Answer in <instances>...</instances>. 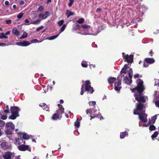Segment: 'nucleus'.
Listing matches in <instances>:
<instances>
[{"mask_svg": "<svg viewBox=\"0 0 159 159\" xmlns=\"http://www.w3.org/2000/svg\"><path fill=\"white\" fill-rule=\"evenodd\" d=\"M137 84L136 87L130 89L133 93H137L134 94L135 100L139 102V103H144L146 102L145 97L142 95V93L145 89L143 84V82L141 79L137 80L136 81Z\"/></svg>", "mask_w": 159, "mask_h": 159, "instance_id": "nucleus-1", "label": "nucleus"}, {"mask_svg": "<svg viewBox=\"0 0 159 159\" xmlns=\"http://www.w3.org/2000/svg\"><path fill=\"white\" fill-rule=\"evenodd\" d=\"M80 94L83 95L84 93V91L87 92V93L92 94L94 90L93 88L91 85V83L89 80H86L84 84H83L81 87Z\"/></svg>", "mask_w": 159, "mask_h": 159, "instance_id": "nucleus-2", "label": "nucleus"}, {"mask_svg": "<svg viewBox=\"0 0 159 159\" xmlns=\"http://www.w3.org/2000/svg\"><path fill=\"white\" fill-rule=\"evenodd\" d=\"M95 107H93L87 109L86 111V114L87 115L89 113L90 114V116L91 117L90 120H91L92 119H94L96 117L99 118L100 116V120L104 119L103 117L101 116V114L99 112H98V114H96L97 112V110L96 109Z\"/></svg>", "mask_w": 159, "mask_h": 159, "instance_id": "nucleus-3", "label": "nucleus"}, {"mask_svg": "<svg viewBox=\"0 0 159 159\" xmlns=\"http://www.w3.org/2000/svg\"><path fill=\"white\" fill-rule=\"evenodd\" d=\"M20 109L17 107H10V111L11 115L8 118L11 120H15L17 117L19 116V112Z\"/></svg>", "mask_w": 159, "mask_h": 159, "instance_id": "nucleus-4", "label": "nucleus"}, {"mask_svg": "<svg viewBox=\"0 0 159 159\" xmlns=\"http://www.w3.org/2000/svg\"><path fill=\"white\" fill-rule=\"evenodd\" d=\"M133 113L134 115H139V119L142 122L145 123L147 122L148 119L147 117V115L145 114V111H143L140 112H135L134 111Z\"/></svg>", "mask_w": 159, "mask_h": 159, "instance_id": "nucleus-5", "label": "nucleus"}, {"mask_svg": "<svg viewBox=\"0 0 159 159\" xmlns=\"http://www.w3.org/2000/svg\"><path fill=\"white\" fill-rule=\"evenodd\" d=\"M129 70L128 71V76H126L123 78V82L128 84H130L132 82V74L133 72L132 68H130Z\"/></svg>", "mask_w": 159, "mask_h": 159, "instance_id": "nucleus-6", "label": "nucleus"}, {"mask_svg": "<svg viewBox=\"0 0 159 159\" xmlns=\"http://www.w3.org/2000/svg\"><path fill=\"white\" fill-rule=\"evenodd\" d=\"M122 55L125 61L129 63H132L133 62L134 56L133 55H125L124 52H122Z\"/></svg>", "mask_w": 159, "mask_h": 159, "instance_id": "nucleus-7", "label": "nucleus"}, {"mask_svg": "<svg viewBox=\"0 0 159 159\" xmlns=\"http://www.w3.org/2000/svg\"><path fill=\"white\" fill-rule=\"evenodd\" d=\"M155 61L153 58H146L144 59V62L143 64V67H147L149 66L148 64H152Z\"/></svg>", "mask_w": 159, "mask_h": 159, "instance_id": "nucleus-8", "label": "nucleus"}, {"mask_svg": "<svg viewBox=\"0 0 159 159\" xmlns=\"http://www.w3.org/2000/svg\"><path fill=\"white\" fill-rule=\"evenodd\" d=\"M144 106L143 104L141 103H138L136 105V108L134 110L133 112L135 111V112H139V111L141 112L144 108Z\"/></svg>", "mask_w": 159, "mask_h": 159, "instance_id": "nucleus-9", "label": "nucleus"}, {"mask_svg": "<svg viewBox=\"0 0 159 159\" xmlns=\"http://www.w3.org/2000/svg\"><path fill=\"white\" fill-rule=\"evenodd\" d=\"M59 107V108L57 110V111L56 113L57 114L58 116L60 117V118H61L62 117V113L64 112V108L62 107V105L60 104H58L57 105Z\"/></svg>", "mask_w": 159, "mask_h": 159, "instance_id": "nucleus-10", "label": "nucleus"}, {"mask_svg": "<svg viewBox=\"0 0 159 159\" xmlns=\"http://www.w3.org/2000/svg\"><path fill=\"white\" fill-rule=\"evenodd\" d=\"M1 148L4 150H6L8 149L9 146L8 144V143L6 142H3L1 143L0 145Z\"/></svg>", "mask_w": 159, "mask_h": 159, "instance_id": "nucleus-11", "label": "nucleus"}, {"mask_svg": "<svg viewBox=\"0 0 159 159\" xmlns=\"http://www.w3.org/2000/svg\"><path fill=\"white\" fill-rule=\"evenodd\" d=\"M20 135L19 136L20 137V140H21L22 141H23V139L27 140L29 139L30 136L29 135H28L26 133H23L22 134V133H20Z\"/></svg>", "mask_w": 159, "mask_h": 159, "instance_id": "nucleus-12", "label": "nucleus"}, {"mask_svg": "<svg viewBox=\"0 0 159 159\" xmlns=\"http://www.w3.org/2000/svg\"><path fill=\"white\" fill-rule=\"evenodd\" d=\"M121 84V80H119L117 83H115V89L116 91H119L121 88V87L120 86Z\"/></svg>", "mask_w": 159, "mask_h": 159, "instance_id": "nucleus-13", "label": "nucleus"}, {"mask_svg": "<svg viewBox=\"0 0 159 159\" xmlns=\"http://www.w3.org/2000/svg\"><path fill=\"white\" fill-rule=\"evenodd\" d=\"M30 44V43L26 41H24L23 42H17L16 44L20 46H26Z\"/></svg>", "mask_w": 159, "mask_h": 159, "instance_id": "nucleus-14", "label": "nucleus"}, {"mask_svg": "<svg viewBox=\"0 0 159 159\" xmlns=\"http://www.w3.org/2000/svg\"><path fill=\"white\" fill-rule=\"evenodd\" d=\"M18 148L21 151H25L26 150H29L28 149L29 146L24 144H22L19 146Z\"/></svg>", "mask_w": 159, "mask_h": 159, "instance_id": "nucleus-15", "label": "nucleus"}, {"mask_svg": "<svg viewBox=\"0 0 159 159\" xmlns=\"http://www.w3.org/2000/svg\"><path fill=\"white\" fill-rule=\"evenodd\" d=\"M11 153L10 152H7L3 155V157L4 159H11Z\"/></svg>", "mask_w": 159, "mask_h": 159, "instance_id": "nucleus-16", "label": "nucleus"}, {"mask_svg": "<svg viewBox=\"0 0 159 159\" xmlns=\"http://www.w3.org/2000/svg\"><path fill=\"white\" fill-rule=\"evenodd\" d=\"M6 126L7 128L11 129V130H14L15 129L14 125L11 122L7 123Z\"/></svg>", "mask_w": 159, "mask_h": 159, "instance_id": "nucleus-17", "label": "nucleus"}, {"mask_svg": "<svg viewBox=\"0 0 159 159\" xmlns=\"http://www.w3.org/2000/svg\"><path fill=\"white\" fill-rule=\"evenodd\" d=\"M12 33L16 36H19L20 34L19 31L16 28H14L12 30Z\"/></svg>", "mask_w": 159, "mask_h": 159, "instance_id": "nucleus-18", "label": "nucleus"}, {"mask_svg": "<svg viewBox=\"0 0 159 159\" xmlns=\"http://www.w3.org/2000/svg\"><path fill=\"white\" fill-rule=\"evenodd\" d=\"M116 79L115 77H110L108 78V81L109 84H113L116 80Z\"/></svg>", "mask_w": 159, "mask_h": 159, "instance_id": "nucleus-19", "label": "nucleus"}, {"mask_svg": "<svg viewBox=\"0 0 159 159\" xmlns=\"http://www.w3.org/2000/svg\"><path fill=\"white\" fill-rule=\"evenodd\" d=\"M128 135V133L126 131L121 132L120 135V138L121 139H124L125 136Z\"/></svg>", "mask_w": 159, "mask_h": 159, "instance_id": "nucleus-20", "label": "nucleus"}, {"mask_svg": "<svg viewBox=\"0 0 159 159\" xmlns=\"http://www.w3.org/2000/svg\"><path fill=\"white\" fill-rule=\"evenodd\" d=\"M74 14V12H73L68 10L66 11V15L67 18L69 17L70 16L73 15Z\"/></svg>", "mask_w": 159, "mask_h": 159, "instance_id": "nucleus-21", "label": "nucleus"}, {"mask_svg": "<svg viewBox=\"0 0 159 159\" xmlns=\"http://www.w3.org/2000/svg\"><path fill=\"white\" fill-rule=\"evenodd\" d=\"M50 15V12L48 11H46L45 12L44 14L42 16V18L43 19H45L49 16Z\"/></svg>", "mask_w": 159, "mask_h": 159, "instance_id": "nucleus-22", "label": "nucleus"}, {"mask_svg": "<svg viewBox=\"0 0 159 159\" xmlns=\"http://www.w3.org/2000/svg\"><path fill=\"white\" fill-rule=\"evenodd\" d=\"M157 118V115H155L154 116H153L151 118V121H149V122L152 124H154Z\"/></svg>", "mask_w": 159, "mask_h": 159, "instance_id": "nucleus-23", "label": "nucleus"}, {"mask_svg": "<svg viewBox=\"0 0 159 159\" xmlns=\"http://www.w3.org/2000/svg\"><path fill=\"white\" fill-rule=\"evenodd\" d=\"M59 34H60V33H59L58 34H57L56 35H54V36H51V37H47L46 38V39H48L49 40H53V39H55L57 37H58V36H59Z\"/></svg>", "mask_w": 159, "mask_h": 159, "instance_id": "nucleus-24", "label": "nucleus"}, {"mask_svg": "<svg viewBox=\"0 0 159 159\" xmlns=\"http://www.w3.org/2000/svg\"><path fill=\"white\" fill-rule=\"evenodd\" d=\"M60 118L58 116L57 114L55 113L52 116V119L53 120H57Z\"/></svg>", "mask_w": 159, "mask_h": 159, "instance_id": "nucleus-25", "label": "nucleus"}, {"mask_svg": "<svg viewBox=\"0 0 159 159\" xmlns=\"http://www.w3.org/2000/svg\"><path fill=\"white\" fill-rule=\"evenodd\" d=\"M79 119L77 118L75 122V126L76 128H78L80 126V122L79 121Z\"/></svg>", "mask_w": 159, "mask_h": 159, "instance_id": "nucleus-26", "label": "nucleus"}, {"mask_svg": "<svg viewBox=\"0 0 159 159\" xmlns=\"http://www.w3.org/2000/svg\"><path fill=\"white\" fill-rule=\"evenodd\" d=\"M81 65L83 67L87 68L88 67V65L87 62L85 61H83L82 62Z\"/></svg>", "mask_w": 159, "mask_h": 159, "instance_id": "nucleus-27", "label": "nucleus"}, {"mask_svg": "<svg viewBox=\"0 0 159 159\" xmlns=\"http://www.w3.org/2000/svg\"><path fill=\"white\" fill-rule=\"evenodd\" d=\"M39 106L41 107L43 109H46L47 108V105L45 103H40Z\"/></svg>", "mask_w": 159, "mask_h": 159, "instance_id": "nucleus-28", "label": "nucleus"}, {"mask_svg": "<svg viewBox=\"0 0 159 159\" xmlns=\"http://www.w3.org/2000/svg\"><path fill=\"white\" fill-rule=\"evenodd\" d=\"M158 134V133L157 131H155L153 134L151 136V137L152 139H154L156 137H157Z\"/></svg>", "mask_w": 159, "mask_h": 159, "instance_id": "nucleus-29", "label": "nucleus"}, {"mask_svg": "<svg viewBox=\"0 0 159 159\" xmlns=\"http://www.w3.org/2000/svg\"><path fill=\"white\" fill-rule=\"evenodd\" d=\"M89 103L90 106H93L94 107H95L96 102L95 101H91L89 102Z\"/></svg>", "mask_w": 159, "mask_h": 159, "instance_id": "nucleus-30", "label": "nucleus"}, {"mask_svg": "<svg viewBox=\"0 0 159 159\" xmlns=\"http://www.w3.org/2000/svg\"><path fill=\"white\" fill-rule=\"evenodd\" d=\"M0 35V39H2V38L7 39L8 38V36H6L5 34L3 33H1Z\"/></svg>", "mask_w": 159, "mask_h": 159, "instance_id": "nucleus-31", "label": "nucleus"}, {"mask_svg": "<svg viewBox=\"0 0 159 159\" xmlns=\"http://www.w3.org/2000/svg\"><path fill=\"white\" fill-rule=\"evenodd\" d=\"M11 129H9L8 128H7L5 131V133L6 134L11 135L12 134V132L11 131Z\"/></svg>", "mask_w": 159, "mask_h": 159, "instance_id": "nucleus-32", "label": "nucleus"}, {"mask_svg": "<svg viewBox=\"0 0 159 159\" xmlns=\"http://www.w3.org/2000/svg\"><path fill=\"white\" fill-rule=\"evenodd\" d=\"M27 37V34L25 32H24L23 34L20 37V39H23Z\"/></svg>", "mask_w": 159, "mask_h": 159, "instance_id": "nucleus-33", "label": "nucleus"}, {"mask_svg": "<svg viewBox=\"0 0 159 159\" xmlns=\"http://www.w3.org/2000/svg\"><path fill=\"white\" fill-rule=\"evenodd\" d=\"M40 21L41 20L38 19L36 21H32L31 22V24L34 25H38L40 23Z\"/></svg>", "mask_w": 159, "mask_h": 159, "instance_id": "nucleus-34", "label": "nucleus"}, {"mask_svg": "<svg viewBox=\"0 0 159 159\" xmlns=\"http://www.w3.org/2000/svg\"><path fill=\"white\" fill-rule=\"evenodd\" d=\"M156 129L155 126L153 125H150L149 127V129L151 131L154 130Z\"/></svg>", "mask_w": 159, "mask_h": 159, "instance_id": "nucleus-35", "label": "nucleus"}, {"mask_svg": "<svg viewBox=\"0 0 159 159\" xmlns=\"http://www.w3.org/2000/svg\"><path fill=\"white\" fill-rule=\"evenodd\" d=\"M84 20L83 18L79 19L77 22L79 24H82L84 22Z\"/></svg>", "mask_w": 159, "mask_h": 159, "instance_id": "nucleus-36", "label": "nucleus"}, {"mask_svg": "<svg viewBox=\"0 0 159 159\" xmlns=\"http://www.w3.org/2000/svg\"><path fill=\"white\" fill-rule=\"evenodd\" d=\"M134 79H136L139 77L142 78V75H139V74H136L134 75Z\"/></svg>", "mask_w": 159, "mask_h": 159, "instance_id": "nucleus-37", "label": "nucleus"}, {"mask_svg": "<svg viewBox=\"0 0 159 159\" xmlns=\"http://www.w3.org/2000/svg\"><path fill=\"white\" fill-rule=\"evenodd\" d=\"M66 25L65 24H64L63 26H62V27H61V29H60V32L59 33L60 34L62 32H63L65 29L66 28Z\"/></svg>", "mask_w": 159, "mask_h": 159, "instance_id": "nucleus-38", "label": "nucleus"}, {"mask_svg": "<svg viewBox=\"0 0 159 159\" xmlns=\"http://www.w3.org/2000/svg\"><path fill=\"white\" fill-rule=\"evenodd\" d=\"M44 9L43 7L41 6L38 8L37 11L40 12H42L43 11Z\"/></svg>", "mask_w": 159, "mask_h": 159, "instance_id": "nucleus-39", "label": "nucleus"}, {"mask_svg": "<svg viewBox=\"0 0 159 159\" xmlns=\"http://www.w3.org/2000/svg\"><path fill=\"white\" fill-rule=\"evenodd\" d=\"M24 13L22 12H21L17 15V17L19 19H21Z\"/></svg>", "mask_w": 159, "mask_h": 159, "instance_id": "nucleus-40", "label": "nucleus"}, {"mask_svg": "<svg viewBox=\"0 0 159 159\" xmlns=\"http://www.w3.org/2000/svg\"><path fill=\"white\" fill-rule=\"evenodd\" d=\"M120 73L121 74L123 73L125 74H126L127 73V69L123 68Z\"/></svg>", "mask_w": 159, "mask_h": 159, "instance_id": "nucleus-41", "label": "nucleus"}, {"mask_svg": "<svg viewBox=\"0 0 159 159\" xmlns=\"http://www.w3.org/2000/svg\"><path fill=\"white\" fill-rule=\"evenodd\" d=\"M74 0H69L70 2L68 4L69 7H71L74 3Z\"/></svg>", "mask_w": 159, "mask_h": 159, "instance_id": "nucleus-42", "label": "nucleus"}, {"mask_svg": "<svg viewBox=\"0 0 159 159\" xmlns=\"http://www.w3.org/2000/svg\"><path fill=\"white\" fill-rule=\"evenodd\" d=\"M42 41H41L40 42H41ZM39 40L37 39H34L31 40V43H39Z\"/></svg>", "mask_w": 159, "mask_h": 159, "instance_id": "nucleus-43", "label": "nucleus"}, {"mask_svg": "<svg viewBox=\"0 0 159 159\" xmlns=\"http://www.w3.org/2000/svg\"><path fill=\"white\" fill-rule=\"evenodd\" d=\"M64 21L63 20H60L58 22V24L59 26H60L63 25Z\"/></svg>", "mask_w": 159, "mask_h": 159, "instance_id": "nucleus-44", "label": "nucleus"}, {"mask_svg": "<svg viewBox=\"0 0 159 159\" xmlns=\"http://www.w3.org/2000/svg\"><path fill=\"white\" fill-rule=\"evenodd\" d=\"M90 25H83L82 26V27L83 28H84V29H88V28H90Z\"/></svg>", "mask_w": 159, "mask_h": 159, "instance_id": "nucleus-45", "label": "nucleus"}, {"mask_svg": "<svg viewBox=\"0 0 159 159\" xmlns=\"http://www.w3.org/2000/svg\"><path fill=\"white\" fill-rule=\"evenodd\" d=\"M4 125H5L4 122L2 120H0V127H2Z\"/></svg>", "mask_w": 159, "mask_h": 159, "instance_id": "nucleus-46", "label": "nucleus"}, {"mask_svg": "<svg viewBox=\"0 0 159 159\" xmlns=\"http://www.w3.org/2000/svg\"><path fill=\"white\" fill-rule=\"evenodd\" d=\"M7 116L5 115H2L1 116V118L3 120H6L7 119Z\"/></svg>", "mask_w": 159, "mask_h": 159, "instance_id": "nucleus-47", "label": "nucleus"}, {"mask_svg": "<svg viewBox=\"0 0 159 159\" xmlns=\"http://www.w3.org/2000/svg\"><path fill=\"white\" fill-rule=\"evenodd\" d=\"M155 104L157 107H159V100H157L155 102Z\"/></svg>", "mask_w": 159, "mask_h": 159, "instance_id": "nucleus-48", "label": "nucleus"}, {"mask_svg": "<svg viewBox=\"0 0 159 159\" xmlns=\"http://www.w3.org/2000/svg\"><path fill=\"white\" fill-rule=\"evenodd\" d=\"M43 26L39 27L36 29V31H39L41 30L43 28Z\"/></svg>", "mask_w": 159, "mask_h": 159, "instance_id": "nucleus-49", "label": "nucleus"}, {"mask_svg": "<svg viewBox=\"0 0 159 159\" xmlns=\"http://www.w3.org/2000/svg\"><path fill=\"white\" fill-rule=\"evenodd\" d=\"M20 140V137H18L16 139V143H18V144H19V141Z\"/></svg>", "mask_w": 159, "mask_h": 159, "instance_id": "nucleus-50", "label": "nucleus"}, {"mask_svg": "<svg viewBox=\"0 0 159 159\" xmlns=\"http://www.w3.org/2000/svg\"><path fill=\"white\" fill-rule=\"evenodd\" d=\"M12 22L11 20H7L6 21V23L7 24H10Z\"/></svg>", "mask_w": 159, "mask_h": 159, "instance_id": "nucleus-51", "label": "nucleus"}, {"mask_svg": "<svg viewBox=\"0 0 159 159\" xmlns=\"http://www.w3.org/2000/svg\"><path fill=\"white\" fill-rule=\"evenodd\" d=\"M3 112L6 113V114H7L8 113H10V111L9 110H8V109H6L3 111Z\"/></svg>", "mask_w": 159, "mask_h": 159, "instance_id": "nucleus-52", "label": "nucleus"}, {"mask_svg": "<svg viewBox=\"0 0 159 159\" xmlns=\"http://www.w3.org/2000/svg\"><path fill=\"white\" fill-rule=\"evenodd\" d=\"M7 45V44L6 43H0V46H5Z\"/></svg>", "mask_w": 159, "mask_h": 159, "instance_id": "nucleus-53", "label": "nucleus"}, {"mask_svg": "<svg viewBox=\"0 0 159 159\" xmlns=\"http://www.w3.org/2000/svg\"><path fill=\"white\" fill-rule=\"evenodd\" d=\"M154 53V52H153L152 51V50H151L149 53V55H150L151 56H153V54Z\"/></svg>", "mask_w": 159, "mask_h": 159, "instance_id": "nucleus-54", "label": "nucleus"}, {"mask_svg": "<svg viewBox=\"0 0 159 159\" xmlns=\"http://www.w3.org/2000/svg\"><path fill=\"white\" fill-rule=\"evenodd\" d=\"M89 66L91 69H92V68H94L95 67V65L93 64L90 65Z\"/></svg>", "mask_w": 159, "mask_h": 159, "instance_id": "nucleus-55", "label": "nucleus"}, {"mask_svg": "<svg viewBox=\"0 0 159 159\" xmlns=\"http://www.w3.org/2000/svg\"><path fill=\"white\" fill-rule=\"evenodd\" d=\"M5 5L7 6H9V2L8 1H6L5 2Z\"/></svg>", "mask_w": 159, "mask_h": 159, "instance_id": "nucleus-56", "label": "nucleus"}, {"mask_svg": "<svg viewBox=\"0 0 159 159\" xmlns=\"http://www.w3.org/2000/svg\"><path fill=\"white\" fill-rule=\"evenodd\" d=\"M128 66V64H125L123 68H125V69L127 70L129 68Z\"/></svg>", "mask_w": 159, "mask_h": 159, "instance_id": "nucleus-57", "label": "nucleus"}, {"mask_svg": "<svg viewBox=\"0 0 159 159\" xmlns=\"http://www.w3.org/2000/svg\"><path fill=\"white\" fill-rule=\"evenodd\" d=\"M36 16L37 15L35 13H33L32 14V17L33 18H35Z\"/></svg>", "mask_w": 159, "mask_h": 159, "instance_id": "nucleus-58", "label": "nucleus"}, {"mask_svg": "<svg viewBox=\"0 0 159 159\" xmlns=\"http://www.w3.org/2000/svg\"><path fill=\"white\" fill-rule=\"evenodd\" d=\"M25 2L23 0H21L20 2V4L21 5H23L24 4Z\"/></svg>", "mask_w": 159, "mask_h": 159, "instance_id": "nucleus-59", "label": "nucleus"}, {"mask_svg": "<svg viewBox=\"0 0 159 159\" xmlns=\"http://www.w3.org/2000/svg\"><path fill=\"white\" fill-rule=\"evenodd\" d=\"M43 15L42 13H40V14H39V18H40L41 17H42V16Z\"/></svg>", "mask_w": 159, "mask_h": 159, "instance_id": "nucleus-60", "label": "nucleus"}, {"mask_svg": "<svg viewBox=\"0 0 159 159\" xmlns=\"http://www.w3.org/2000/svg\"><path fill=\"white\" fill-rule=\"evenodd\" d=\"M25 22L26 23H28L29 22V21L27 19H26L25 20Z\"/></svg>", "mask_w": 159, "mask_h": 159, "instance_id": "nucleus-61", "label": "nucleus"}, {"mask_svg": "<svg viewBox=\"0 0 159 159\" xmlns=\"http://www.w3.org/2000/svg\"><path fill=\"white\" fill-rule=\"evenodd\" d=\"M52 0H48L47 2V4H48L49 3L51 2Z\"/></svg>", "mask_w": 159, "mask_h": 159, "instance_id": "nucleus-62", "label": "nucleus"}, {"mask_svg": "<svg viewBox=\"0 0 159 159\" xmlns=\"http://www.w3.org/2000/svg\"><path fill=\"white\" fill-rule=\"evenodd\" d=\"M101 10V9L100 8H98L96 9V11L98 12V11H100Z\"/></svg>", "mask_w": 159, "mask_h": 159, "instance_id": "nucleus-63", "label": "nucleus"}, {"mask_svg": "<svg viewBox=\"0 0 159 159\" xmlns=\"http://www.w3.org/2000/svg\"><path fill=\"white\" fill-rule=\"evenodd\" d=\"M10 32L9 31H7V32H6V33H5V34L6 35H7L9 34H10Z\"/></svg>", "mask_w": 159, "mask_h": 159, "instance_id": "nucleus-64", "label": "nucleus"}]
</instances>
